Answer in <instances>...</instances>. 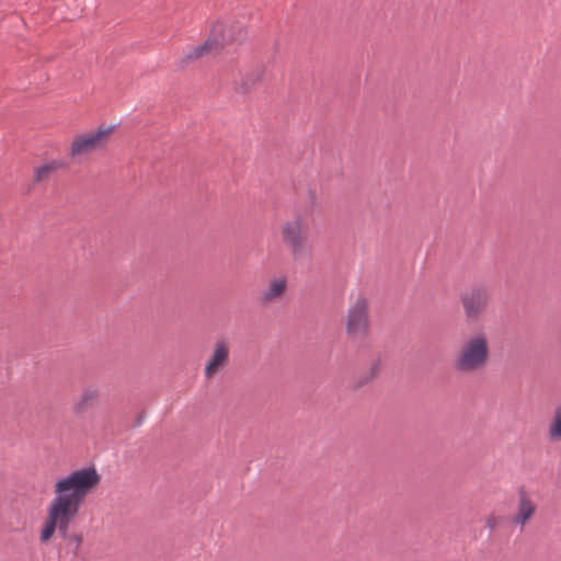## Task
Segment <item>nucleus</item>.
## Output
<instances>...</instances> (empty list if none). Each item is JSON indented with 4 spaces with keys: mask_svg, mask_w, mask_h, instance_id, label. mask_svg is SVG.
<instances>
[{
    "mask_svg": "<svg viewBox=\"0 0 561 561\" xmlns=\"http://www.w3.org/2000/svg\"><path fill=\"white\" fill-rule=\"evenodd\" d=\"M499 523H500V517H497V516H495V515H490V516H488V518H486V526H488L491 530L495 529V528L497 527Z\"/></svg>",
    "mask_w": 561,
    "mask_h": 561,
    "instance_id": "obj_17",
    "label": "nucleus"
},
{
    "mask_svg": "<svg viewBox=\"0 0 561 561\" xmlns=\"http://www.w3.org/2000/svg\"><path fill=\"white\" fill-rule=\"evenodd\" d=\"M101 477L93 467L73 470L53 484L54 496L46 507L39 538L49 541L56 531L65 536L77 519L88 496L99 486Z\"/></svg>",
    "mask_w": 561,
    "mask_h": 561,
    "instance_id": "obj_1",
    "label": "nucleus"
},
{
    "mask_svg": "<svg viewBox=\"0 0 561 561\" xmlns=\"http://www.w3.org/2000/svg\"><path fill=\"white\" fill-rule=\"evenodd\" d=\"M260 80V72L247 73L239 82L236 83V91L239 93H248L256 87Z\"/></svg>",
    "mask_w": 561,
    "mask_h": 561,
    "instance_id": "obj_13",
    "label": "nucleus"
},
{
    "mask_svg": "<svg viewBox=\"0 0 561 561\" xmlns=\"http://www.w3.org/2000/svg\"><path fill=\"white\" fill-rule=\"evenodd\" d=\"M489 334L479 330L469 334L461 343L455 357V368L462 374H473L484 369L490 360Z\"/></svg>",
    "mask_w": 561,
    "mask_h": 561,
    "instance_id": "obj_2",
    "label": "nucleus"
},
{
    "mask_svg": "<svg viewBox=\"0 0 561 561\" xmlns=\"http://www.w3.org/2000/svg\"><path fill=\"white\" fill-rule=\"evenodd\" d=\"M287 289V279L285 277H276L270 280L263 290L261 301L264 305L273 304L282 299Z\"/></svg>",
    "mask_w": 561,
    "mask_h": 561,
    "instance_id": "obj_10",
    "label": "nucleus"
},
{
    "mask_svg": "<svg viewBox=\"0 0 561 561\" xmlns=\"http://www.w3.org/2000/svg\"><path fill=\"white\" fill-rule=\"evenodd\" d=\"M280 238L294 260L304 257L308 252L310 238L307 219L298 215L284 221L280 226Z\"/></svg>",
    "mask_w": 561,
    "mask_h": 561,
    "instance_id": "obj_4",
    "label": "nucleus"
},
{
    "mask_svg": "<svg viewBox=\"0 0 561 561\" xmlns=\"http://www.w3.org/2000/svg\"><path fill=\"white\" fill-rule=\"evenodd\" d=\"M244 39V32L238 28L236 34H225V25L214 24L210 35L205 43L194 47L185 56L186 61L197 60L210 53L218 51L224 45Z\"/></svg>",
    "mask_w": 561,
    "mask_h": 561,
    "instance_id": "obj_6",
    "label": "nucleus"
},
{
    "mask_svg": "<svg viewBox=\"0 0 561 561\" xmlns=\"http://www.w3.org/2000/svg\"><path fill=\"white\" fill-rule=\"evenodd\" d=\"M379 373V364L374 363L367 373H365V377L356 382V388L363 387L373 380Z\"/></svg>",
    "mask_w": 561,
    "mask_h": 561,
    "instance_id": "obj_15",
    "label": "nucleus"
},
{
    "mask_svg": "<svg viewBox=\"0 0 561 561\" xmlns=\"http://www.w3.org/2000/svg\"><path fill=\"white\" fill-rule=\"evenodd\" d=\"M216 24L225 25V34H236L238 28H241L245 33L244 27L240 24H226L224 22H217Z\"/></svg>",
    "mask_w": 561,
    "mask_h": 561,
    "instance_id": "obj_16",
    "label": "nucleus"
},
{
    "mask_svg": "<svg viewBox=\"0 0 561 561\" xmlns=\"http://www.w3.org/2000/svg\"><path fill=\"white\" fill-rule=\"evenodd\" d=\"M465 314L469 320H476L482 316L489 305V291L485 287L477 286L463 293L460 297Z\"/></svg>",
    "mask_w": 561,
    "mask_h": 561,
    "instance_id": "obj_7",
    "label": "nucleus"
},
{
    "mask_svg": "<svg viewBox=\"0 0 561 561\" xmlns=\"http://www.w3.org/2000/svg\"><path fill=\"white\" fill-rule=\"evenodd\" d=\"M71 539L76 542L77 548H79L83 541V538L81 535H75V536H72Z\"/></svg>",
    "mask_w": 561,
    "mask_h": 561,
    "instance_id": "obj_18",
    "label": "nucleus"
},
{
    "mask_svg": "<svg viewBox=\"0 0 561 561\" xmlns=\"http://www.w3.org/2000/svg\"><path fill=\"white\" fill-rule=\"evenodd\" d=\"M100 398V390L95 387H88L83 389L73 404L76 413H84L91 409Z\"/></svg>",
    "mask_w": 561,
    "mask_h": 561,
    "instance_id": "obj_11",
    "label": "nucleus"
},
{
    "mask_svg": "<svg viewBox=\"0 0 561 561\" xmlns=\"http://www.w3.org/2000/svg\"><path fill=\"white\" fill-rule=\"evenodd\" d=\"M64 163L61 161L54 160L46 164L38 167L35 171L36 181H45L47 180L54 172L61 169Z\"/></svg>",
    "mask_w": 561,
    "mask_h": 561,
    "instance_id": "obj_14",
    "label": "nucleus"
},
{
    "mask_svg": "<svg viewBox=\"0 0 561 561\" xmlns=\"http://www.w3.org/2000/svg\"><path fill=\"white\" fill-rule=\"evenodd\" d=\"M115 126L102 125L94 130L77 134L70 144L69 156L76 163L90 159L95 151L106 148Z\"/></svg>",
    "mask_w": 561,
    "mask_h": 561,
    "instance_id": "obj_3",
    "label": "nucleus"
},
{
    "mask_svg": "<svg viewBox=\"0 0 561 561\" xmlns=\"http://www.w3.org/2000/svg\"><path fill=\"white\" fill-rule=\"evenodd\" d=\"M230 344L227 340H217L214 344L210 356L208 357L204 376L206 379H213L229 364Z\"/></svg>",
    "mask_w": 561,
    "mask_h": 561,
    "instance_id": "obj_8",
    "label": "nucleus"
},
{
    "mask_svg": "<svg viewBox=\"0 0 561 561\" xmlns=\"http://www.w3.org/2000/svg\"><path fill=\"white\" fill-rule=\"evenodd\" d=\"M371 330L369 301L364 295L352 300L345 316V331L353 341L365 340Z\"/></svg>",
    "mask_w": 561,
    "mask_h": 561,
    "instance_id": "obj_5",
    "label": "nucleus"
},
{
    "mask_svg": "<svg viewBox=\"0 0 561 561\" xmlns=\"http://www.w3.org/2000/svg\"><path fill=\"white\" fill-rule=\"evenodd\" d=\"M537 513V503L534 497L526 491L518 493V502L516 511L512 516V523L520 529L531 522Z\"/></svg>",
    "mask_w": 561,
    "mask_h": 561,
    "instance_id": "obj_9",
    "label": "nucleus"
},
{
    "mask_svg": "<svg viewBox=\"0 0 561 561\" xmlns=\"http://www.w3.org/2000/svg\"><path fill=\"white\" fill-rule=\"evenodd\" d=\"M548 438L552 443H561V403L556 408L548 426Z\"/></svg>",
    "mask_w": 561,
    "mask_h": 561,
    "instance_id": "obj_12",
    "label": "nucleus"
}]
</instances>
